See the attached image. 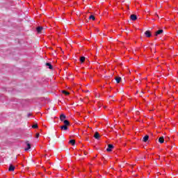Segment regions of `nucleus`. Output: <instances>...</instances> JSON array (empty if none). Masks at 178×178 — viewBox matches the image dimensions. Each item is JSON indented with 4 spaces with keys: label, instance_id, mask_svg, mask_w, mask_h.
<instances>
[{
    "label": "nucleus",
    "instance_id": "nucleus-1",
    "mask_svg": "<svg viewBox=\"0 0 178 178\" xmlns=\"http://www.w3.org/2000/svg\"><path fill=\"white\" fill-rule=\"evenodd\" d=\"M43 31H44V28L42 26H38L36 29V31L38 33V34H42Z\"/></svg>",
    "mask_w": 178,
    "mask_h": 178
},
{
    "label": "nucleus",
    "instance_id": "nucleus-2",
    "mask_svg": "<svg viewBox=\"0 0 178 178\" xmlns=\"http://www.w3.org/2000/svg\"><path fill=\"white\" fill-rule=\"evenodd\" d=\"M145 37H147L148 38H149V37L152 36V33H151L150 31H146L145 32Z\"/></svg>",
    "mask_w": 178,
    "mask_h": 178
},
{
    "label": "nucleus",
    "instance_id": "nucleus-3",
    "mask_svg": "<svg viewBox=\"0 0 178 178\" xmlns=\"http://www.w3.org/2000/svg\"><path fill=\"white\" fill-rule=\"evenodd\" d=\"M65 119H66V115H65V114H61V115H60V120L61 122H65V120H65Z\"/></svg>",
    "mask_w": 178,
    "mask_h": 178
},
{
    "label": "nucleus",
    "instance_id": "nucleus-4",
    "mask_svg": "<svg viewBox=\"0 0 178 178\" xmlns=\"http://www.w3.org/2000/svg\"><path fill=\"white\" fill-rule=\"evenodd\" d=\"M100 137H101V136H99V133H98L97 131L95 132L94 138L96 140H99Z\"/></svg>",
    "mask_w": 178,
    "mask_h": 178
},
{
    "label": "nucleus",
    "instance_id": "nucleus-5",
    "mask_svg": "<svg viewBox=\"0 0 178 178\" xmlns=\"http://www.w3.org/2000/svg\"><path fill=\"white\" fill-rule=\"evenodd\" d=\"M26 144L27 148H25V151H29V149L31 148V145L29 141H26Z\"/></svg>",
    "mask_w": 178,
    "mask_h": 178
},
{
    "label": "nucleus",
    "instance_id": "nucleus-6",
    "mask_svg": "<svg viewBox=\"0 0 178 178\" xmlns=\"http://www.w3.org/2000/svg\"><path fill=\"white\" fill-rule=\"evenodd\" d=\"M113 145L109 144V145H108V148L106 149L107 152H112V149H113Z\"/></svg>",
    "mask_w": 178,
    "mask_h": 178
},
{
    "label": "nucleus",
    "instance_id": "nucleus-7",
    "mask_svg": "<svg viewBox=\"0 0 178 178\" xmlns=\"http://www.w3.org/2000/svg\"><path fill=\"white\" fill-rule=\"evenodd\" d=\"M131 20H133V22H135V20H137V15L133 14L130 16Z\"/></svg>",
    "mask_w": 178,
    "mask_h": 178
},
{
    "label": "nucleus",
    "instance_id": "nucleus-8",
    "mask_svg": "<svg viewBox=\"0 0 178 178\" xmlns=\"http://www.w3.org/2000/svg\"><path fill=\"white\" fill-rule=\"evenodd\" d=\"M149 139V136L146 135L143 137V143H147V141H148V140Z\"/></svg>",
    "mask_w": 178,
    "mask_h": 178
},
{
    "label": "nucleus",
    "instance_id": "nucleus-9",
    "mask_svg": "<svg viewBox=\"0 0 178 178\" xmlns=\"http://www.w3.org/2000/svg\"><path fill=\"white\" fill-rule=\"evenodd\" d=\"M159 143H160V144H163V143H165V138L163 136H161L159 138Z\"/></svg>",
    "mask_w": 178,
    "mask_h": 178
},
{
    "label": "nucleus",
    "instance_id": "nucleus-10",
    "mask_svg": "<svg viewBox=\"0 0 178 178\" xmlns=\"http://www.w3.org/2000/svg\"><path fill=\"white\" fill-rule=\"evenodd\" d=\"M15 165L10 164L8 168V171L9 172H13V170H15Z\"/></svg>",
    "mask_w": 178,
    "mask_h": 178
},
{
    "label": "nucleus",
    "instance_id": "nucleus-11",
    "mask_svg": "<svg viewBox=\"0 0 178 178\" xmlns=\"http://www.w3.org/2000/svg\"><path fill=\"white\" fill-rule=\"evenodd\" d=\"M115 80L116 83H120V81H121V80H122V77H120V76H116V77L115 78Z\"/></svg>",
    "mask_w": 178,
    "mask_h": 178
},
{
    "label": "nucleus",
    "instance_id": "nucleus-12",
    "mask_svg": "<svg viewBox=\"0 0 178 178\" xmlns=\"http://www.w3.org/2000/svg\"><path fill=\"white\" fill-rule=\"evenodd\" d=\"M64 123V126H70V122H69V120H65L64 121H63Z\"/></svg>",
    "mask_w": 178,
    "mask_h": 178
},
{
    "label": "nucleus",
    "instance_id": "nucleus-13",
    "mask_svg": "<svg viewBox=\"0 0 178 178\" xmlns=\"http://www.w3.org/2000/svg\"><path fill=\"white\" fill-rule=\"evenodd\" d=\"M162 33H163V30L160 29V30H159V31H157L156 32L155 35H159L162 34Z\"/></svg>",
    "mask_w": 178,
    "mask_h": 178
},
{
    "label": "nucleus",
    "instance_id": "nucleus-14",
    "mask_svg": "<svg viewBox=\"0 0 178 178\" xmlns=\"http://www.w3.org/2000/svg\"><path fill=\"white\" fill-rule=\"evenodd\" d=\"M46 66H48L49 69H50L51 70L54 69V67H52V65L50 63H46Z\"/></svg>",
    "mask_w": 178,
    "mask_h": 178
},
{
    "label": "nucleus",
    "instance_id": "nucleus-15",
    "mask_svg": "<svg viewBox=\"0 0 178 178\" xmlns=\"http://www.w3.org/2000/svg\"><path fill=\"white\" fill-rule=\"evenodd\" d=\"M61 130H67V125H63L60 127Z\"/></svg>",
    "mask_w": 178,
    "mask_h": 178
},
{
    "label": "nucleus",
    "instance_id": "nucleus-16",
    "mask_svg": "<svg viewBox=\"0 0 178 178\" xmlns=\"http://www.w3.org/2000/svg\"><path fill=\"white\" fill-rule=\"evenodd\" d=\"M86 60V57H84V56H81V58H80V62L81 63H83V62Z\"/></svg>",
    "mask_w": 178,
    "mask_h": 178
},
{
    "label": "nucleus",
    "instance_id": "nucleus-17",
    "mask_svg": "<svg viewBox=\"0 0 178 178\" xmlns=\"http://www.w3.org/2000/svg\"><path fill=\"white\" fill-rule=\"evenodd\" d=\"M69 144H72V145H74V144H76V140H70V141H69Z\"/></svg>",
    "mask_w": 178,
    "mask_h": 178
},
{
    "label": "nucleus",
    "instance_id": "nucleus-18",
    "mask_svg": "<svg viewBox=\"0 0 178 178\" xmlns=\"http://www.w3.org/2000/svg\"><path fill=\"white\" fill-rule=\"evenodd\" d=\"M63 94H65V95H69L70 93L66 90H62Z\"/></svg>",
    "mask_w": 178,
    "mask_h": 178
},
{
    "label": "nucleus",
    "instance_id": "nucleus-19",
    "mask_svg": "<svg viewBox=\"0 0 178 178\" xmlns=\"http://www.w3.org/2000/svg\"><path fill=\"white\" fill-rule=\"evenodd\" d=\"M91 19H92V20H95V17L94 15H90L89 17V19L91 20Z\"/></svg>",
    "mask_w": 178,
    "mask_h": 178
},
{
    "label": "nucleus",
    "instance_id": "nucleus-20",
    "mask_svg": "<svg viewBox=\"0 0 178 178\" xmlns=\"http://www.w3.org/2000/svg\"><path fill=\"white\" fill-rule=\"evenodd\" d=\"M32 128H33V129H38V124H33V125L32 126Z\"/></svg>",
    "mask_w": 178,
    "mask_h": 178
},
{
    "label": "nucleus",
    "instance_id": "nucleus-21",
    "mask_svg": "<svg viewBox=\"0 0 178 178\" xmlns=\"http://www.w3.org/2000/svg\"><path fill=\"white\" fill-rule=\"evenodd\" d=\"M38 137H40V134L38 133V134H36L35 138H38Z\"/></svg>",
    "mask_w": 178,
    "mask_h": 178
},
{
    "label": "nucleus",
    "instance_id": "nucleus-22",
    "mask_svg": "<svg viewBox=\"0 0 178 178\" xmlns=\"http://www.w3.org/2000/svg\"><path fill=\"white\" fill-rule=\"evenodd\" d=\"M143 94H144V92L142 91L140 94V97H143Z\"/></svg>",
    "mask_w": 178,
    "mask_h": 178
},
{
    "label": "nucleus",
    "instance_id": "nucleus-23",
    "mask_svg": "<svg viewBox=\"0 0 178 178\" xmlns=\"http://www.w3.org/2000/svg\"><path fill=\"white\" fill-rule=\"evenodd\" d=\"M84 155H87V152H83Z\"/></svg>",
    "mask_w": 178,
    "mask_h": 178
},
{
    "label": "nucleus",
    "instance_id": "nucleus-24",
    "mask_svg": "<svg viewBox=\"0 0 178 178\" xmlns=\"http://www.w3.org/2000/svg\"><path fill=\"white\" fill-rule=\"evenodd\" d=\"M136 94H138V91H136Z\"/></svg>",
    "mask_w": 178,
    "mask_h": 178
}]
</instances>
